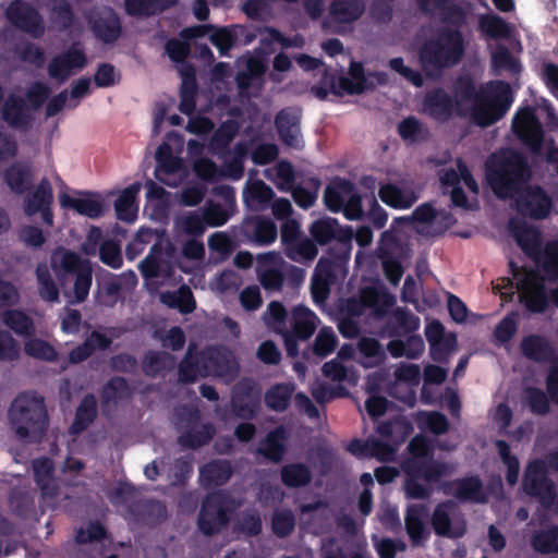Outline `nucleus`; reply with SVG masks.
<instances>
[{
    "instance_id": "obj_30",
    "label": "nucleus",
    "mask_w": 558,
    "mask_h": 558,
    "mask_svg": "<svg viewBox=\"0 0 558 558\" xmlns=\"http://www.w3.org/2000/svg\"><path fill=\"white\" fill-rule=\"evenodd\" d=\"M427 515V508L425 505L414 504L407 508L404 515L405 531L412 542V545L420 546L429 536L424 525V518Z\"/></svg>"
},
{
    "instance_id": "obj_9",
    "label": "nucleus",
    "mask_w": 558,
    "mask_h": 558,
    "mask_svg": "<svg viewBox=\"0 0 558 558\" xmlns=\"http://www.w3.org/2000/svg\"><path fill=\"white\" fill-rule=\"evenodd\" d=\"M85 19L94 38L104 45L117 43L123 34L120 15L109 5L92 8Z\"/></svg>"
},
{
    "instance_id": "obj_23",
    "label": "nucleus",
    "mask_w": 558,
    "mask_h": 558,
    "mask_svg": "<svg viewBox=\"0 0 558 558\" xmlns=\"http://www.w3.org/2000/svg\"><path fill=\"white\" fill-rule=\"evenodd\" d=\"M446 495H452L460 502H484L483 483L478 476L456 478L442 485Z\"/></svg>"
},
{
    "instance_id": "obj_37",
    "label": "nucleus",
    "mask_w": 558,
    "mask_h": 558,
    "mask_svg": "<svg viewBox=\"0 0 558 558\" xmlns=\"http://www.w3.org/2000/svg\"><path fill=\"white\" fill-rule=\"evenodd\" d=\"M175 365L174 355L167 351L148 350L142 359V371L150 378L173 371Z\"/></svg>"
},
{
    "instance_id": "obj_46",
    "label": "nucleus",
    "mask_w": 558,
    "mask_h": 558,
    "mask_svg": "<svg viewBox=\"0 0 558 558\" xmlns=\"http://www.w3.org/2000/svg\"><path fill=\"white\" fill-rule=\"evenodd\" d=\"M4 181L13 193L22 195L31 190L33 174L29 167L14 163L4 171Z\"/></svg>"
},
{
    "instance_id": "obj_61",
    "label": "nucleus",
    "mask_w": 558,
    "mask_h": 558,
    "mask_svg": "<svg viewBox=\"0 0 558 558\" xmlns=\"http://www.w3.org/2000/svg\"><path fill=\"white\" fill-rule=\"evenodd\" d=\"M288 312L279 301H271L263 315L265 324L272 330L281 332L286 330Z\"/></svg>"
},
{
    "instance_id": "obj_53",
    "label": "nucleus",
    "mask_w": 558,
    "mask_h": 558,
    "mask_svg": "<svg viewBox=\"0 0 558 558\" xmlns=\"http://www.w3.org/2000/svg\"><path fill=\"white\" fill-rule=\"evenodd\" d=\"M293 391V384H276L266 391L265 403L269 409L282 412L288 409Z\"/></svg>"
},
{
    "instance_id": "obj_2",
    "label": "nucleus",
    "mask_w": 558,
    "mask_h": 558,
    "mask_svg": "<svg viewBox=\"0 0 558 558\" xmlns=\"http://www.w3.org/2000/svg\"><path fill=\"white\" fill-rule=\"evenodd\" d=\"M9 420L20 439L40 442L48 427L44 398L31 391L19 393L10 407Z\"/></svg>"
},
{
    "instance_id": "obj_29",
    "label": "nucleus",
    "mask_w": 558,
    "mask_h": 558,
    "mask_svg": "<svg viewBox=\"0 0 558 558\" xmlns=\"http://www.w3.org/2000/svg\"><path fill=\"white\" fill-rule=\"evenodd\" d=\"M287 430L283 426H277L268 432L260 441L256 452L272 463H280L287 452Z\"/></svg>"
},
{
    "instance_id": "obj_10",
    "label": "nucleus",
    "mask_w": 558,
    "mask_h": 558,
    "mask_svg": "<svg viewBox=\"0 0 558 558\" xmlns=\"http://www.w3.org/2000/svg\"><path fill=\"white\" fill-rule=\"evenodd\" d=\"M512 131L532 154H541L545 131L534 107H522L515 112L512 119Z\"/></svg>"
},
{
    "instance_id": "obj_7",
    "label": "nucleus",
    "mask_w": 558,
    "mask_h": 558,
    "mask_svg": "<svg viewBox=\"0 0 558 558\" xmlns=\"http://www.w3.org/2000/svg\"><path fill=\"white\" fill-rule=\"evenodd\" d=\"M325 206L331 213H342L348 220H360L364 217L362 196L355 184L344 178H333L324 191Z\"/></svg>"
},
{
    "instance_id": "obj_47",
    "label": "nucleus",
    "mask_w": 558,
    "mask_h": 558,
    "mask_svg": "<svg viewBox=\"0 0 558 558\" xmlns=\"http://www.w3.org/2000/svg\"><path fill=\"white\" fill-rule=\"evenodd\" d=\"M274 190L262 180L253 182L244 192L246 205L254 209H265L274 201Z\"/></svg>"
},
{
    "instance_id": "obj_22",
    "label": "nucleus",
    "mask_w": 558,
    "mask_h": 558,
    "mask_svg": "<svg viewBox=\"0 0 558 558\" xmlns=\"http://www.w3.org/2000/svg\"><path fill=\"white\" fill-rule=\"evenodd\" d=\"M275 126L281 142L291 148H302L300 114L292 108L281 109L275 117Z\"/></svg>"
},
{
    "instance_id": "obj_1",
    "label": "nucleus",
    "mask_w": 558,
    "mask_h": 558,
    "mask_svg": "<svg viewBox=\"0 0 558 558\" xmlns=\"http://www.w3.org/2000/svg\"><path fill=\"white\" fill-rule=\"evenodd\" d=\"M463 52L462 33L457 28L446 27L424 41L418 49V61L426 77L436 80L445 69L459 63Z\"/></svg>"
},
{
    "instance_id": "obj_21",
    "label": "nucleus",
    "mask_w": 558,
    "mask_h": 558,
    "mask_svg": "<svg viewBox=\"0 0 558 558\" xmlns=\"http://www.w3.org/2000/svg\"><path fill=\"white\" fill-rule=\"evenodd\" d=\"M310 234L316 245H326L332 241L349 244L353 236L351 228L341 227L338 220L331 217L315 220L310 227Z\"/></svg>"
},
{
    "instance_id": "obj_42",
    "label": "nucleus",
    "mask_w": 558,
    "mask_h": 558,
    "mask_svg": "<svg viewBox=\"0 0 558 558\" xmlns=\"http://www.w3.org/2000/svg\"><path fill=\"white\" fill-rule=\"evenodd\" d=\"M178 0H124V9L130 16H151L171 9Z\"/></svg>"
},
{
    "instance_id": "obj_19",
    "label": "nucleus",
    "mask_w": 558,
    "mask_h": 558,
    "mask_svg": "<svg viewBox=\"0 0 558 558\" xmlns=\"http://www.w3.org/2000/svg\"><path fill=\"white\" fill-rule=\"evenodd\" d=\"M423 110L440 123L449 121L453 114L463 116L462 109L457 106V100L441 87L426 93L423 99Z\"/></svg>"
},
{
    "instance_id": "obj_14",
    "label": "nucleus",
    "mask_w": 558,
    "mask_h": 558,
    "mask_svg": "<svg viewBox=\"0 0 558 558\" xmlns=\"http://www.w3.org/2000/svg\"><path fill=\"white\" fill-rule=\"evenodd\" d=\"M5 19L16 29L38 39L45 34V21L40 12L24 0H12L4 11Z\"/></svg>"
},
{
    "instance_id": "obj_16",
    "label": "nucleus",
    "mask_w": 558,
    "mask_h": 558,
    "mask_svg": "<svg viewBox=\"0 0 558 558\" xmlns=\"http://www.w3.org/2000/svg\"><path fill=\"white\" fill-rule=\"evenodd\" d=\"M260 405V390L251 378H242L232 388L231 408L240 417L250 420L257 415Z\"/></svg>"
},
{
    "instance_id": "obj_27",
    "label": "nucleus",
    "mask_w": 558,
    "mask_h": 558,
    "mask_svg": "<svg viewBox=\"0 0 558 558\" xmlns=\"http://www.w3.org/2000/svg\"><path fill=\"white\" fill-rule=\"evenodd\" d=\"M490 40L508 45L510 48H521L520 33L513 22L490 10Z\"/></svg>"
},
{
    "instance_id": "obj_28",
    "label": "nucleus",
    "mask_w": 558,
    "mask_h": 558,
    "mask_svg": "<svg viewBox=\"0 0 558 558\" xmlns=\"http://www.w3.org/2000/svg\"><path fill=\"white\" fill-rule=\"evenodd\" d=\"M521 302L531 313H544L548 307V294L544 282L533 278L524 282L520 292Z\"/></svg>"
},
{
    "instance_id": "obj_12",
    "label": "nucleus",
    "mask_w": 558,
    "mask_h": 558,
    "mask_svg": "<svg viewBox=\"0 0 558 558\" xmlns=\"http://www.w3.org/2000/svg\"><path fill=\"white\" fill-rule=\"evenodd\" d=\"M202 368L205 375L233 380L240 372L234 353L225 345H209L201 350Z\"/></svg>"
},
{
    "instance_id": "obj_15",
    "label": "nucleus",
    "mask_w": 558,
    "mask_h": 558,
    "mask_svg": "<svg viewBox=\"0 0 558 558\" xmlns=\"http://www.w3.org/2000/svg\"><path fill=\"white\" fill-rule=\"evenodd\" d=\"M453 99L457 106L462 109L463 104L478 102V112L475 114L477 125L488 126V83L482 84L476 92L475 84L471 76L460 75L453 84Z\"/></svg>"
},
{
    "instance_id": "obj_63",
    "label": "nucleus",
    "mask_w": 558,
    "mask_h": 558,
    "mask_svg": "<svg viewBox=\"0 0 558 558\" xmlns=\"http://www.w3.org/2000/svg\"><path fill=\"white\" fill-rule=\"evenodd\" d=\"M54 23L60 29L71 28L75 22V14L69 0H56L51 7Z\"/></svg>"
},
{
    "instance_id": "obj_8",
    "label": "nucleus",
    "mask_w": 558,
    "mask_h": 558,
    "mask_svg": "<svg viewBox=\"0 0 558 558\" xmlns=\"http://www.w3.org/2000/svg\"><path fill=\"white\" fill-rule=\"evenodd\" d=\"M522 488L527 496L537 498L544 508L553 507L556 487L553 480L548 477L545 461L535 459L529 462L523 474Z\"/></svg>"
},
{
    "instance_id": "obj_57",
    "label": "nucleus",
    "mask_w": 558,
    "mask_h": 558,
    "mask_svg": "<svg viewBox=\"0 0 558 558\" xmlns=\"http://www.w3.org/2000/svg\"><path fill=\"white\" fill-rule=\"evenodd\" d=\"M360 354L367 366H378L386 360V352L380 342L372 337H362L357 342Z\"/></svg>"
},
{
    "instance_id": "obj_33",
    "label": "nucleus",
    "mask_w": 558,
    "mask_h": 558,
    "mask_svg": "<svg viewBox=\"0 0 558 558\" xmlns=\"http://www.w3.org/2000/svg\"><path fill=\"white\" fill-rule=\"evenodd\" d=\"M232 474L231 462L223 459L211 460L199 468V480L204 487L222 486Z\"/></svg>"
},
{
    "instance_id": "obj_45",
    "label": "nucleus",
    "mask_w": 558,
    "mask_h": 558,
    "mask_svg": "<svg viewBox=\"0 0 558 558\" xmlns=\"http://www.w3.org/2000/svg\"><path fill=\"white\" fill-rule=\"evenodd\" d=\"M522 354L531 361L544 362L553 355V348L546 338L538 335H529L521 341Z\"/></svg>"
},
{
    "instance_id": "obj_38",
    "label": "nucleus",
    "mask_w": 558,
    "mask_h": 558,
    "mask_svg": "<svg viewBox=\"0 0 558 558\" xmlns=\"http://www.w3.org/2000/svg\"><path fill=\"white\" fill-rule=\"evenodd\" d=\"M318 317L304 305H298L292 310L291 330L301 341L308 340L317 328Z\"/></svg>"
},
{
    "instance_id": "obj_36",
    "label": "nucleus",
    "mask_w": 558,
    "mask_h": 558,
    "mask_svg": "<svg viewBox=\"0 0 558 558\" xmlns=\"http://www.w3.org/2000/svg\"><path fill=\"white\" fill-rule=\"evenodd\" d=\"M85 198L71 197L68 194L60 196V204L64 208H72L80 215L86 216L90 219H97L104 216L105 207L104 202L99 198L98 194L85 193Z\"/></svg>"
},
{
    "instance_id": "obj_11",
    "label": "nucleus",
    "mask_w": 558,
    "mask_h": 558,
    "mask_svg": "<svg viewBox=\"0 0 558 558\" xmlns=\"http://www.w3.org/2000/svg\"><path fill=\"white\" fill-rule=\"evenodd\" d=\"M232 233L239 243L267 246L277 240L278 228L268 217L248 216L233 227Z\"/></svg>"
},
{
    "instance_id": "obj_17",
    "label": "nucleus",
    "mask_w": 558,
    "mask_h": 558,
    "mask_svg": "<svg viewBox=\"0 0 558 558\" xmlns=\"http://www.w3.org/2000/svg\"><path fill=\"white\" fill-rule=\"evenodd\" d=\"M53 190L50 181L43 178L35 190L28 193L23 202V210L27 217L40 214L41 220L47 226L53 225Z\"/></svg>"
},
{
    "instance_id": "obj_39",
    "label": "nucleus",
    "mask_w": 558,
    "mask_h": 558,
    "mask_svg": "<svg viewBox=\"0 0 558 558\" xmlns=\"http://www.w3.org/2000/svg\"><path fill=\"white\" fill-rule=\"evenodd\" d=\"M98 403L94 393H87L81 400L75 411V417L69 427L71 435H80L85 432L96 420Z\"/></svg>"
},
{
    "instance_id": "obj_4",
    "label": "nucleus",
    "mask_w": 558,
    "mask_h": 558,
    "mask_svg": "<svg viewBox=\"0 0 558 558\" xmlns=\"http://www.w3.org/2000/svg\"><path fill=\"white\" fill-rule=\"evenodd\" d=\"M239 504L226 490L208 493L203 499L198 517V530L206 536H213L225 530Z\"/></svg>"
},
{
    "instance_id": "obj_13",
    "label": "nucleus",
    "mask_w": 558,
    "mask_h": 558,
    "mask_svg": "<svg viewBox=\"0 0 558 558\" xmlns=\"http://www.w3.org/2000/svg\"><path fill=\"white\" fill-rule=\"evenodd\" d=\"M517 211L534 220L547 218L553 209V201L539 185H525L518 190L512 197Z\"/></svg>"
},
{
    "instance_id": "obj_60",
    "label": "nucleus",
    "mask_w": 558,
    "mask_h": 558,
    "mask_svg": "<svg viewBox=\"0 0 558 558\" xmlns=\"http://www.w3.org/2000/svg\"><path fill=\"white\" fill-rule=\"evenodd\" d=\"M178 227L187 235L202 236L208 227L202 210L190 211L178 220Z\"/></svg>"
},
{
    "instance_id": "obj_25",
    "label": "nucleus",
    "mask_w": 558,
    "mask_h": 558,
    "mask_svg": "<svg viewBox=\"0 0 558 558\" xmlns=\"http://www.w3.org/2000/svg\"><path fill=\"white\" fill-rule=\"evenodd\" d=\"M513 101L514 93L508 82L490 81V125L507 114Z\"/></svg>"
},
{
    "instance_id": "obj_5",
    "label": "nucleus",
    "mask_w": 558,
    "mask_h": 558,
    "mask_svg": "<svg viewBox=\"0 0 558 558\" xmlns=\"http://www.w3.org/2000/svg\"><path fill=\"white\" fill-rule=\"evenodd\" d=\"M495 162V154H490V166ZM531 168L527 158L520 151L509 149L501 161V173L497 181L490 174V190L502 198L513 197L514 193L527 185Z\"/></svg>"
},
{
    "instance_id": "obj_54",
    "label": "nucleus",
    "mask_w": 558,
    "mask_h": 558,
    "mask_svg": "<svg viewBox=\"0 0 558 558\" xmlns=\"http://www.w3.org/2000/svg\"><path fill=\"white\" fill-rule=\"evenodd\" d=\"M2 322L19 336L31 337L35 332L33 319L20 310H7Z\"/></svg>"
},
{
    "instance_id": "obj_24",
    "label": "nucleus",
    "mask_w": 558,
    "mask_h": 558,
    "mask_svg": "<svg viewBox=\"0 0 558 558\" xmlns=\"http://www.w3.org/2000/svg\"><path fill=\"white\" fill-rule=\"evenodd\" d=\"M129 512L143 524L155 527L168 518V509L163 501L140 499L129 506Z\"/></svg>"
},
{
    "instance_id": "obj_58",
    "label": "nucleus",
    "mask_w": 558,
    "mask_h": 558,
    "mask_svg": "<svg viewBox=\"0 0 558 558\" xmlns=\"http://www.w3.org/2000/svg\"><path fill=\"white\" fill-rule=\"evenodd\" d=\"M100 397L104 407L126 399L129 397L126 379L119 376L112 377L104 385Z\"/></svg>"
},
{
    "instance_id": "obj_43",
    "label": "nucleus",
    "mask_w": 558,
    "mask_h": 558,
    "mask_svg": "<svg viewBox=\"0 0 558 558\" xmlns=\"http://www.w3.org/2000/svg\"><path fill=\"white\" fill-rule=\"evenodd\" d=\"M365 8L364 0H333L329 13L338 23H353L364 14Z\"/></svg>"
},
{
    "instance_id": "obj_62",
    "label": "nucleus",
    "mask_w": 558,
    "mask_h": 558,
    "mask_svg": "<svg viewBox=\"0 0 558 558\" xmlns=\"http://www.w3.org/2000/svg\"><path fill=\"white\" fill-rule=\"evenodd\" d=\"M238 131L239 125L234 120L222 122L211 136V147L219 150L227 148L238 134Z\"/></svg>"
},
{
    "instance_id": "obj_31",
    "label": "nucleus",
    "mask_w": 558,
    "mask_h": 558,
    "mask_svg": "<svg viewBox=\"0 0 558 558\" xmlns=\"http://www.w3.org/2000/svg\"><path fill=\"white\" fill-rule=\"evenodd\" d=\"M421 325L420 318L410 310L397 307L391 317L386 323V332L391 338H400L418 330Z\"/></svg>"
},
{
    "instance_id": "obj_3",
    "label": "nucleus",
    "mask_w": 558,
    "mask_h": 558,
    "mask_svg": "<svg viewBox=\"0 0 558 558\" xmlns=\"http://www.w3.org/2000/svg\"><path fill=\"white\" fill-rule=\"evenodd\" d=\"M404 472V494L410 499H428L433 494V488L422 484L424 480L427 483H438L448 474V465L444 462L427 459H405L401 464Z\"/></svg>"
},
{
    "instance_id": "obj_44",
    "label": "nucleus",
    "mask_w": 558,
    "mask_h": 558,
    "mask_svg": "<svg viewBox=\"0 0 558 558\" xmlns=\"http://www.w3.org/2000/svg\"><path fill=\"white\" fill-rule=\"evenodd\" d=\"M216 435V427L211 422L203 423L197 428H190L181 433L178 444L185 449H198L208 445Z\"/></svg>"
},
{
    "instance_id": "obj_18",
    "label": "nucleus",
    "mask_w": 558,
    "mask_h": 558,
    "mask_svg": "<svg viewBox=\"0 0 558 558\" xmlns=\"http://www.w3.org/2000/svg\"><path fill=\"white\" fill-rule=\"evenodd\" d=\"M86 64L87 57L84 50L76 45H72L49 61L47 68L48 75L63 84L74 74L75 70H82Z\"/></svg>"
},
{
    "instance_id": "obj_6",
    "label": "nucleus",
    "mask_w": 558,
    "mask_h": 558,
    "mask_svg": "<svg viewBox=\"0 0 558 558\" xmlns=\"http://www.w3.org/2000/svg\"><path fill=\"white\" fill-rule=\"evenodd\" d=\"M51 267L59 279L74 275V302L83 303L87 300L93 283V268L90 262L83 259L77 253L65 250L58 259L57 254L51 257Z\"/></svg>"
},
{
    "instance_id": "obj_64",
    "label": "nucleus",
    "mask_w": 558,
    "mask_h": 558,
    "mask_svg": "<svg viewBox=\"0 0 558 558\" xmlns=\"http://www.w3.org/2000/svg\"><path fill=\"white\" fill-rule=\"evenodd\" d=\"M542 270L550 281L558 279V242L548 243L542 253Z\"/></svg>"
},
{
    "instance_id": "obj_49",
    "label": "nucleus",
    "mask_w": 558,
    "mask_h": 558,
    "mask_svg": "<svg viewBox=\"0 0 558 558\" xmlns=\"http://www.w3.org/2000/svg\"><path fill=\"white\" fill-rule=\"evenodd\" d=\"M530 544L536 553L558 554V525L533 531Z\"/></svg>"
},
{
    "instance_id": "obj_48",
    "label": "nucleus",
    "mask_w": 558,
    "mask_h": 558,
    "mask_svg": "<svg viewBox=\"0 0 558 558\" xmlns=\"http://www.w3.org/2000/svg\"><path fill=\"white\" fill-rule=\"evenodd\" d=\"M281 482L289 488H299L307 486L312 481L311 469L302 463L294 462L286 464L280 471Z\"/></svg>"
},
{
    "instance_id": "obj_59",
    "label": "nucleus",
    "mask_w": 558,
    "mask_h": 558,
    "mask_svg": "<svg viewBox=\"0 0 558 558\" xmlns=\"http://www.w3.org/2000/svg\"><path fill=\"white\" fill-rule=\"evenodd\" d=\"M24 351L28 356L34 359L46 361V362H57L58 361V352L52 344L48 341L32 338L24 343Z\"/></svg>"
},
{
    "instance_id": "obj_26",
    "label": "nucleus",
    "mask_w": 558,
    "mask_h": 558,
    "mask_svg": "<svg viewBox=\"0 0 558 558\" xmlns=\"http://www.w3.org/2000/svg\"><path fill=\"white\" fill-rule=\"evenodd\" d=\"M454 509L451 500L438 504L432 514L430 523L436 535L458 538L464 535V526H452L450 513Z\"/></svg>"
},
{
    "instance_id": "obj_55",
    "label": "nucleus",
    "mask_w": 558,
    "mask_h": 558,
    "mask_svg": "<svg viewBox=\"0 0 558 558\" xmlns=\"http://www.w3.org/2000/svg\"><path fill=\"white\" fill-rule=\"evenodd\" d=\"M283 252L289 259L296 263H304L314 260L318 254V248L313 239L302 235L300 240H296Z\"/></svg>"
},
{
    "instance_id": "obj_41",
    "label": "nucleus",
    "mask_w": 558,
    "mask_h": 558,
    "mask_svg": "<svg viewBox=\"0 0 558 558\" xmlns=\"http://www.w3.org/2000/svg\"><path fill=\"white\" fill-rule=\"evenodd\" d=\"M405 340L392 339L387 344V351L392 357L405 356L410 360L418 359L424 352V340L420 335L410 333Z\"/></svg>"
},
{
    "instance_id": "obj_32",
    "label": "nucleus",
    "mask_w": 558,
    "mask_h": 558,
    "mask_svg": "<svg viewBox=\"0 0 558 558\" xmlns=\"http://www.w3.org/2000/svg\"><path fill=\"white\" fill-rule=\"evenodd\" d=\"M2 119L14 129H26L32 121L31 110L21 96L10 95L1 110Z\"/></svg>"
},
{
    "instance_id": "obj_34",
    "label": "nucleus",
    "mask_w": 558,
    "mask_h": 558,
    "mask_svg": "<svg viewBox=\"0 0 558 558\" xmlns=\"http://www.w3.org/2000/svg\"><path fill=\"white\" fill-rule=\"evenodd\" d=\"M198 377H207L202 368L201 350L195 343H190L185 355L178 365V381L182 385H190Z\"/></svg>"
},
{
    "instance_id": "obj_35",
    "label": "nucleus",
    "mask_w": 558,
    "mask_h": 558,
    "mask_svg": "<svg viewBox=\"0 0 558 558\" xmlns=\"http://www.w3.org/2000/svg\"><path fill=\"white\" fill-rule=\"evenodd\" d=\"M162 242L155 243L148 255L141 262L140 270L144 278L154 279L161 275L170 276L172 274V265L162 258Z\"/></svg>"
},
{
    "instance_id": "obj_50",
    "label": "nucleus",
    "mask_w": 558,
    "mask_h": 558,
    "mask_svg": "<svg viewBox=\"0 0 558 558\" xmlns=\"http://www.w3.org/2000/svg\"><path fill=\"white\" fill-rule=\"evenodd\" d=\"M378 196L386 205L396 209H408L415 203L413 193H404L399 186L386 183L379 187Z\"/></svg>"
},
{
    "instance_id": "obj_56",
    "label": "nucleus",
    "mask_w": 558,
    "mask_h": 558,
    "mask_svg": "<svg viewBox=\"0 0 558 558\" xmlns=\"http://www.w3.org/2000/svg\"><path fill=\"white\" fill-rule=\"evenodd\" d=\"M35 272L38 282V293L40 298L48 302L59 301V289L51 277L47 264L39 263L36 267Z\"/></svg>"
},
{
    "instance_id": "obj_40",
    "label": "nucleus",
    "mask_w": 558,
    "mask_h": 558,
    "mask_svg": "<svg viewBox=\"0 0 558 558\" xmlns=\"http://www.w3.org/2000/svg\"><path fill=\"white\" fill-rule=\"evenodd\" d=\"M141 184L135 182L125 187L114 202L117 218L126 223H132L137 218L138 207L136 204Z\"/></svg>"
},
{
    "instance_id": "obj_51",
    "label": "nucleus",
    "mask_w": 558,
    "mask_h": 558,
    "mask_svg": "<svg viewBox=\"0 0 558 558\" xmlns=\"http://www.w3.org/2000/svg\"><path fill=\"white\" fill-rule=\"evenodd\" d=\"M508 45H498L494 51L490 52V66L499 74L506 71L512 75H517L521 72L520 62L512 56Z\"/></svg>"
},
{
    "instance_id": "obj_52",
    "label": "nucleus",
    "mask_w": 558,
    "mask_h": 558,
    "mask_svg": "<svg viewBox=\"0 0 558 558\" xmlns=\"http://www.w3.org/2000/svg\"><path fill=\"white\" fill-rule=\"evenodd\" d=\"M337 345V336L329 327H323L317 333L312 347L303 352V359L308 361L312 355L319 359L326 357L333 352Z\"/></svg>"
},
{
    "instance_id": "obj_20",
    "label": "nucleus",
    "mask_w": 558,
    "mask_h": 558,
    "mask_svg": "<svg viewBox=\"0 0 558 558\" xmlns=\"http://www.w3.org/2000/svg\"><path fill=\"white\" fill-rule=\"evenodd\" d=\"M509 230L523 253L539 263L542 257V234L539 230L519 219L509 221Z\"/></svg>"
}]
</instances>
